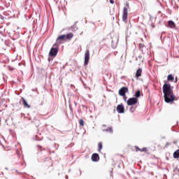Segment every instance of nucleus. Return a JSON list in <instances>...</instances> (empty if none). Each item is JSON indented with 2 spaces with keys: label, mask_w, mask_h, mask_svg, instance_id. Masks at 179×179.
I'll list each match as a JSON object with an SVG mask.
<instances>
[{
  "label": "nucleus",
  "mask_w": 179,
  "mask_h": 179,
  "mask_svg": "<svg viewBox=\"0 0 179 179\" xmlns=\"http://www.w3.org/2000/svg\"><path fill=\"white\" fill-rule=\"evenodd\" d=\"M0 17H1V19H3V16H2V15H0Z\"/></svg>",
  "instance_id": "nucleus-32"
},
{
  "label": "nucleus",
  "mask_w": 179,
  "mask_h": 179,
  "mask_svg": "<svg viewBox=\"0 0 179 179\" xmlns=\"http://www.w3.org/2000/svg\"><path fill=\"white\" fill-rule=\"evenodd\" d=\"M103 132H108V134H113L114 130L111 127H108L107 129H105L103 130Z\"/></svg>",
  "instance_id": "nucleus-14"
},
{
  "label": "nucleus",
  "mask_w": 179,
  "mask_h": 179,
  "mask_svg": "<svg viewBox=\"0 0 179 179\" xmlns=\"http://www.w3.org/2000/svg\"><path fill=\"white\" fill-rule=\"evenodd\" d=\"M110 55L109 54L108 56H106V58H108V57H110Z\"/></svg>",
  "instance_id": "nucleus-34"
},
{
  "label": "nucleus",
  "mask_w": 179,
  "mask_h": 179,
  "mask_svg": "<svg viewBox=\"0 0 179 179\" xmlns=\"http://www.w3.org/2000/svg\"><path fill=\"white\" fill-rule=\"evenodd\" d=\"M173 89H174V87L171 86L170 83H167V82L164 83L162 87V92L165 103H168L169 104H173V103H174L176 95H174Z\"/></svg>",
  "instance_id": "nucleus-1"
},
{
  "label": "nucleus",
  "mask_w": 179,
  "mask_h": 179,
  "mask_svg": "<svg viewBox=\"0 0 179 179\" xmlns=\"http://www.w3.org/2000/svg\"><path fill=\"white\" fill-rule=\"evenodd\" d=\"M116 111H117L118 114H124L125 113V107L124 106V104L120 103L117 105Z\"/></svg>",
  "instance_id": "nucleus-6"
},
{
  "label": "nucleus",
  "mask_w": 179,
  "mask_h": 179,
  "mask_svg": "<svg viewBox=\"0 0 179 179\" xmlns=\"http://www.w3.org/2000/svg\"><path fill=\"white\" fill-rule=\"evenodd\" d=\"M172 131H176V130H174V127H173V128H172Z\"/></svg>",
  "instance_id": "nucleus-39"
},
{
  "label": "nucleus",
  "mask_w": 179,
  "mask_h": 179,
  "mask_svg": "<svg viewBox=\"0 0 179 179\" xmlns=\"http://www.w3.org/2000/svg\"><path fill=\"white\" fill-rule=\"evenodd\" d=\"M90 60V51L89 50H87L85 53V61H84L85 66L89 65Z\"/></svg>",
  "instance_id": "nucleus-4"
},
{
  "label": "nucleus",
  "mask_w": 179,
  "mask_h": 179,
  "mask_svg": "<svg viewBox=\"0 0 179 179\" xmlns=\"http://www.w3.org/2000/svg\"><path fill=\"white\" fill-rule=\"evenodd\" d=\"M0 145H2V143L0 142Z\"/></svg>",
  "instance_id": "nucleus-44"
},
{
  "label": "nucleus",
  "mask_w": 179,
  "mask_h": 179,
  "mask_svg": "<svg viewBox=\"0 0 179 179\" xmlns=\"http://www.w3.org/2000/svg\"><path fill=\"white\" fill-rule=\"evenodd\" d=\"M128 8L124 7L123 8V14H122V20L125 22L127 19H128Z\"/></svg>",
  "instance_id": "nucleus-9"
},
{
  "label": "nucleus",
  "mask_w": 179,
  "mask_h": 179,
  "mask_svg": "<svg viewBox=\"0 0 179 179\" xmlns=\"http://www.w3.org/2000/svg\"><path fill=\"white\" fill-rule=\"evenodd\" d=\"M110 3H111L112 5H113L114 3V0H109Z\"/></svg>",
  "instance_id": "nucleus-28"
},
{
  "label": "nucleus",
  "mask_w": 179,
  "mask_h": 179,
  "mask_svg": "<svg viewBox=\"0 0 179 179\" xmlns=\"http://www.w3.org/2000/svg\"><path fill=\"white\" fill-rule=\"evenodd\" d=\"M140 152H148V148H143L141 149Z\"/></svg>",
  "instance_id": "nucleus-25"
},
{
  "label": "nucleus",
  "mask_w": 179,
  "mask_h": 179,
  "mask_svg": "<svg viewBox=\"0 0 179 179\" xmlns=\"http://www.w3.org/2000/svg\"><path fill=\"white\" fill-rule=\"evenodd\" d=\"M167 80L169 82H174V76L172 74H169L167 76Z\"/></svg>",
  "instance_id": "nucleus-15"
},
{
  "label": "nucleus",
  "mask_w": 179,
  "mask_h": 179,
  "mask_svg": "<svg viewBox=\"0 0 179 179\" xmlns=\"http://www.w3.org/2000/svg\"><path fill=\"white\" fill-rule=\"evenodd\" d=\"M91 160L95 163H97L100 160V155L98 153L92 154L91 157Z\"/></svg>",
  "instance_id": "nucleus-8"
},
{
  "label": "nucleus",
  "mask_w": 179,
  "mask_h": 179,
  "mask_svg": "<svg viewBox=\"0 0 179 179\" xmlns=\"http://www.w3.org/2000/svg\"><path fill=\"white\" fill-rule=\"evenodd\" d=\"M73 38V34L72 33H69L67 34H62L59 36L56 39V43L55 44L59 45H61L64 41H68L69 40H72Z\"/></svg>",
  "instance_id": "nucleus-2"
},
{
  "label": "nucleus",
  "mask_w": 179,
  "mask_h": 179,
  "mask_svg": "<svg viewBox=\"0 0 179 179\" xmlns=\"http://www.w3.org/2000/svg\"><path fill=\"white\" fill-rule=\"evenodd\" d=\"M141 75H142V69L139 68L136 72V78L138 79V78H140Z\"/></svg>",
  "instance_id": "nucleus-13"
},
{
  "label": "nucleus",
  "mask_w": 179,
  "mask_h": 179,
  "mask_svg": "<svg viewBox=\"0 0 179 179\" xmlns=\"http://www.w3.org/2000/svg\"><path fill=\"white\" fill-rule=\"evenodd\" d=\"M129 90L127 87H122L120 90H119V96H124L125 94H127V93H128Z\"/></svg>",
  "instance_id": "nucleus-7"
},
{
  "label": "nucleus",
  "mask_w": 179,
  "mask_h": 179,
  "mask_svg": "<svg viewBox=\"0 0 179 179\" xmlns=\"http://www.w3.org/2000/svg\"><path fill=\"white\" fill-rule=\"evenodd\" d=\"M177 82H178V79H177V78L175 79V83H177Z\"/></svg>",
  "instance_id": "nucleus-31"
},
{
  "label": "nucleus",
  "mask_w": 179,
  "mask_h": 179,
  "mask_svg": "<svg viewBox=\"0 0 179 179\" xmlns=\"http://www.w3.org/2000/svg\"><path fill=\"white\" fill-rule=\"evenodd\" d=\"M48 62H51V61H52V59H51L50 57H48Z\"/></svg>",
  "instance_id": "nucleus-29"
},
{
  "label": "nucleus",
  "mask_w": 179,
  "mask_h": 179,
  "mask_svg": "<svg viewBox=\"0 0 179 179\" xmlns=\"http://www.w3.org/2000/svg\"><path fill=\"white\" fill-rule=\"evenodd\" d=\"M134 96H135V99H139V97H141V90H140L136 91Z\"/></svg>",
  "instance_id": "nucleus-17"
},
{
  "label": "nucleus",
  "mask_w": 179,
  "mask_h": 179,
  "mask_svg": "<svg viewBox=\"0 0 179 179\" xmlns=\"http://www.w3.org/2000/svg\"><path fill=\"white\" fill-rule=\"evenodd\" d=\"M0 106H1V102H0Z\"/></svg>",
  "instance_id": "nucleus-48"
},
{
  "label": "nucleus",
  "mask_w": 179,
  "mask_h": 179,
  "mask_svg": "<svg viewBox=\"0 0 179 179\" xmlns=\"http://www.w3.org/2000/svg\"><path fill=\"white\" fill-rule=\"evenodd\" d=\"M10 71H13V69H11Z\"/></svg>",
  "instance_id": "nucleus-43"
},
{
  "label": "nucleus",
  "mask_w": 179,
  "mask_h": 179,
  "mask_svg": "<svg viewBox=\"0 0 179 179\" xmlns=\"http://www.w3.org/2000/svg\"><path fill=\"white\" fill-rule=\"evenodd\" d=\"M80 176L82 175V171L80 170Z\"/></svg>",
  "instance_id": "nucleus-37"
},
{
  "label": "nucleus",
  "mask_w": 179,
  "mask_h": 179,
  "mask_svg": "<svg viewBox=\"0 0 179 179\" xmlns=\"http://www.w3.org/2000/svg\"><path fill=\"white\" fill-rule=\"evenodd\" d=\"M65 178H66V179H68V176H65Z\"/></svg>",
  "instance_id": "nucleus-36"
},
{
  "label": "nucleus",
  "mask_w": 179,
  "mask_h": 179,
  "mask_svg": "<svg viewBox=\"0 0 179 179\" xmlns=\"http://www.w3.org/2000/svg\"><path fill=\"white\" fill-rule=\"evenodd\" d=\"M124 8H127L129 9V3H128V2H126V6Z\"/></svg>",
  "instance_id": "nucleus-27"
},
{
  "label": "nucleus",
  "mask_w": 179,
  "mask_h": 179,
  "mask_svg": "<svg viewBox=\"0 0 179 179\" xmlns=\"http://www.w3.org/2000/svg\"><path fill=\"white\" fill-rule=\"evenodd\" d=\"M0 145H2V143L0 142Z\"/></svg>",
  "instance_id": "nucleus-45"
},
{
  "label": "nucleus",
  "mask_w": 179,
  "mask_h": 179,
  "mask_svg": "<svg viewBox=\"0 0 179 179\" xmlns=\"http://www.w3.org/2000/svg\"><path fill=\"white\" fill-rule=\"evenodd\" d=\"M76 23H78V22H76L73 26L69 28V30H70L71 31H73L74 33L75 31H78V27H76Z\"/></svg>",
  "instance_id": "nucleus-11"
},
{
  "label": "nucleus",
  "mask_w": 179,
  "mask_h": 179,
  "mask_svg": "<svg viewBox=\"0 0 179 179\" xmlns=\"http://www.w3.org/2000/svg\"><path fill=\"white\" fill-rule=\"evenodd\" d=\"M71 89L74 90V89H75V85H71Z\"/></svg>",
  "instance_id": "nucleus-30"
},
{
  "label": "nucleus",
  "mask_w": 179,
  "mask_h": 179,
  "mask_svg": "<svg viewBox=\"0 0 179 179\" xmlns=\"http://www.w3.org/2000/svg\"><path fill=\"white\" fill-rule=\"evenodd\" d=\"M173 173L176 176L179 174V169L178 167H176L173 169Z\"/></svg>",
  "instance_id": "nucleus-20"
},
{
  "label": "nucleus",
  "mask_w": 179,
  "mask_h": 179,
  "mask_svg": "<svg viewBox=\"0 0 179 179\" xmlns=\"http://www.w3.org/2000/svg\"><path fill=\"white\" fill-rule=\"evenodd\" d=\"M6 170H8V168H6Z\"/></svg>",
  "instance_id": "nucleus-47"
},
{
  "label": "nucleus",
  "mask_w": 179,
  "mask_h": 179,
  "mask_svg": "<svg viewBox=\"0 0 179 179\" xmlns=\"http://www.w3.org/2000/svg\"><path fill=\"white\" fill-rule=\"evenodd\" d=\"M79 125L80 127H85V121H83V119H80L79 120Z\"/></svg>",
  "instance_id": "nucleus-19"
},
{
  "label": "nucleus",
  "mask_w": 179,
  "mask_h": 179,
  "mask_svg": "<svg viewBox=\"0 0 179 179\" xmlns=\"http://www.w3.org/2000/svg\"><path fill=\"white\" fill-rule=\"evenodd\" d=\"M134 148L136 149V152H141V148H139V147H138L137 145H135Z\"/></svg>",
  "instance_id": "nucleus-24"
},
{
  "label": "nucleus",
  "mask_w": 179,
  "mask_h": 179,
  "mask_svg": "<svg viewBox=\"0 0 179 179\" xmlns=\"http://www.w3.org/2000/svg\"><path fill=\"white\" fill-rule=\"evenodd\" d=\"M92 24H94V22H92Z\"/></svg>",
  "instance_id": "nucleus-46"
},
{
  "label": "nucleus",
  "mask_w": 179,
  "mask_h": 179,
  "mask_svg": "<svg viewBox=\"0 0 179 179\" xmlns=\"http://www.w3.org/2000/svg\"><path fill=\"white\" fill-rule=\"evenodd\" d=\"M121 96L123 97L124 101H127V100L128 97H127V94L122 95Z\"/></svg>",
  "instance_id": "nucleus-22"
},
{
  "label": "nucleus",
  "mask_w": 179,
  "mask_h": 179,
  "mask_svg": "<svg viewBox=\"0 0 179 179\" xmlns=\"http://www.w3.org/2000/svg\"><path fill=\"white\" fill-rule=\"evenodd\" d=\"M163 37V35L161 36V38Z\"/></svg>",
  "instance_id": "nucleus-42"
},
{
  "label": "nucleus",
  "mask_w": 179,
  "mask_h": 179,
  "mask_svg": "<svg viewBox=\"0 0 179 179\" xmlns=\"http://www.w3.org/2000/svg\"><path fill=\"white\" fill-rule=\"evenodd\" d=\"M118 167H119V169H122V167H124V163H120L119 164H118Z\"/></svg>",
  "instance_id": "nucleus-26"
},
{
  "label": "nucleus",
  "mask_w": 179,
  "mask_h": 179,
  "mask_svg": "<svg viewBox=\"0 0 179 179\" xmlns=\"http://www.w3.org/2000/svg\"><path fill=\"white\" fill-rule=\"evenodd\" d=\"M58 51H59V45L56 43L53 44L49 52V57H51V58H55V57L58 55Z\"/></svg>",
  "instance_id": "nucleus-3"
},
{
  "label": "nucleus",
  "mask_w": 179,
  "mask_h": 179,
  "mask_svg": "<svg viewBox=\"0 0 179 179\" xmlns=\"http://www.w3.org/2000/svg\"><path fill=\"white\" fill-rule=\"evenodd\" d=\"M112 48L113 49L117 48V43H114V41H112Z\"/></svg>",
  "instance_id": "nucleus-21"
},
{
  "label": "nucleus",
  "mask_w": 179,
  "mask_h": 179,
  "mask_svg": "<svg viewBox=\"0 0 179 179\" xmlns=\"http://www.w3.org/2000/svg\"><path fill=\"white\" fill-rule=\"evenodd\" d=\"M38 148H40V149H41V145H38Z\"/></svg>",
  "instance_id": "nucleus-33"
},
{
  "label": "nucleus",
  "mask_w": 179,
  "mask_h": 179,
  "mask_svg": "<svg viewBox=\"0 0 179 179\" xmlns=\"http://www.w3.org/2000/svg\"><path fill=\"white\" fill-rule=\"evenodd\" d=\"M101 149H103V143L99 142L98 144V152H101Z\"/></svg>",
  "instance_id": "nucleus-18"
},
{
  "label": "nucleus",
  "mask_w": 179,
  "mask_h": 179,
  "mask_svg": "<svg viewBox=\"0 0 179 179\" xmlns=\"http://www.w3.org/2000/svg\"><path fill=\"white\" fill-rule=\"evenodd\" d=\"M166 160H169V157H166Z\"/></svg>",
  "instance_id": "nucleus-41"
},
{
  "label": "nucleus",
  "mask_w": 179,
  "mask_h": 179,
  "mask_svg": "<svg viewBox=\"0 0 179 179\" xmlns=\"http://www.w3.org/2000/svg\"><path fill=\"white\" fill-rule=\"evenodd\" d=\"M165 138H166V137L163 136V137H162V139H164Z\"/></svg>",
  "instance_id": "nucleus-40"
},
{
  "label": "nucleus",
  "mask_w": 179,
  "mask_h": 179,
  "mask_svg": "<svg viewBox=\"0 0 179 179\" xmlns=\"http://www.w3.org/2000/svg\"><path fill=\"white\" fill-rule=\"evenodd\" d=\"M21 100H22V103L24 106L27 107V108H30V105H29V103H27V101H26V99L22 97Z\"/></svg>",
  "instance_id": "nucleus-12"
},
{
  "label": "nucleus",
  "mask_w": 179,
  "mask_h": 179,
  "mask_svg": "<svg viewBox=\"0 0 179 179\" xmlns=\"http://www.w3.org/2000/svg\"><path fill=\"white\" fill-rule=\"evenodd\" d=\"M54 1H56V3H58V1H57V0H54Z\"/></svg>",
  "instance_id": "nucleus-38"
},
{
  "label": "nucleus",
  "mask_w": 179,
  "mask_h": 179,
  "mask_svg": "<svg viewBox=\"0 0 179 179\" xmlns=\"http://www.w3.org/2000/svg\"><path fill=\"white\" fill-rule=\"evenodd\" d=\"M129 111L130 113H134L135 111V108H134V106H131Z\"/></svg>",
  "instance_id": "nucleus-23"
},
{
  "label": "nucleus",
  "mask_w": 179,
  "mask_h": 179,
  "mask_svg": "<svg viewBox=\"0 0 179 179\" xmlns=\"http://www.w3.org/2000/svg\"><path fill=\"white\" fill-rule=\"evenodd\" d=\"M138 103V99L135 97H131L127 101V106H135Z\"/></svg>",
  "instance_id": "nucleus-5"
},
{
  "label": "nucleus",
  "mask_w": 179,
  "mask_h": 179,
  "mask_svg": "<svg viewBox=\"0 0 179 179\" xmlns=\"http://www.w3.org/2000/svg\"><path fill=\"white\" fill-rule=\"evenodd\" d=\"M102 127H107V125H106V124H103V125H102Z\"/></svg>",
  "instance_id": "nucleus-35"
},
{
  "label": "nucleus",
  "mask_w": 179,
  "mask_h": 179,
  "mask_svg": "<svg viewBox=\"0 0 179 179\" xmlns=\"http://www.w3.org/2000/svg\"><path fill=\"white\" fill-rule=\"evenodd\" d=\"M173 159H179V150H176L173 152Z\"/></svg>",
  "instance_id": "nucleus-16"
},
{
  "label": "nucleus",
  "mask_w": 179,
  "mask_h": 179,
  "mask_svg": "<svg viewBox=\"0 0 179 179\" xmlns=\"http://www.w3.org/2000/svg\"><path fill=\"white\" fill-rule=\"evenodd\" d=\"M168 27H170V29H174L176 27V23L174 22V21H168Z\"/></svg>",
  "instance_id": "nucleus-10"
}]
</instances>
